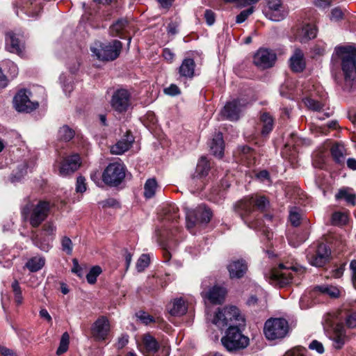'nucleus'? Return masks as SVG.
<instances>
[{"label": "nucleus", "mask_w": 356, "mask_h": 356, "mask_svg": "<svg viewBox=\"0 0 356 356\" xmlns=\"http://www.w3.org/2000/svg\"><path fill=\"white\" fill-rule=\"evenodd\" d=\"M74 136V131L68 126L62 127L58 131V138L64 141L70 140Z\"/></svg>", "instance_id": "obj_40"}, {"label": "nucleus", "mask_w": 356, "mask_h": 356, "mask_svg": "<svg viewBox=\"0 0 356 356\" xmlns=\"http://www.w3.org/2000/svg\"><path fill=\"white\" fill-rule=\"evenodd\" d=\"M227 270L231 279H240L246 273L248 265L243 259L234 260L228 264Z\"/></svg>", "instance_id": "obj_19"}, {"label": "nucleus", "mask_w": 356, "mask_h": 356, "mask_svg": "<svg viewBox=\"0 0 356 356\" xmlns=\"http://www.w3.org/2000/svg\"><path fill=\"white\" fill-rule=\"evenodd\" d=\"M350 269L352 272V280L353 284H356V260H353L350 264Z\"/></svg>", "instance_id": "obj_62"}, {"label": "nucleus", "mask_w": 356, "mask_h": 356, "mask_svg": "<svg viewBox=\"0 0 356 356\" xmlns=\"http://www.w3.org/2000/svg\"><path fill=\"white\" fill-rule=\"evenodd\" d=\"M290 67L295 72H302L306 66L304 54L300 49H296L289 59Z\"/></svg>", "instance_id": "obj_22"}, {"label": "nucleus", "mask_w": 356, "mask_h": 356, "mask_svg": "<svg viewBox=\"0 0 356 356\" xmlns=\"http://www.w3.org/2000/svg\"><path fill=\"white\" fill-rule=\"evenodd\" d=\"M163 56L164 58L169 62H172L175 57V54L168 49H165L163 50Z\"/></svg>", "instance_id": "obj_63"}, {"label": "nucleus", "mask_w": 356, "mask_h": 356, "mask_svg": "<svg viewBox=\"0 0 356 356\" xmlns=\"http://www.w3.org/2000/svg\"><path fill=\"white\" fill-rule=\"evenodd\" d=\"M309 348L311 350H316L318 353H321V354L324 352V348H323V344L316 340L312 341L310 343Z\"/></svg>", "instance_id": "obj_56"}, {"label": "nucleus", "mask_w": 356, "mask_h": 356, "mask_svg": "<svg viewBox=\"0 0 356 356\" xmlns=\"http://www.w3.org/2000/svg\"><path fill=\"white\" fill-rule=\"evenodd\" d=\"M277 60L275 52L267 48H259L253 56V63L259 69L266 70L272 67Z\"/></svg>", "instance_id": "obj_12"}, {"label": "nucleus", "mask_w": 356, "mask_h": 356, "mask_svg": "<svg viewBox=\"0 0 356 356\" xmlns=\"http://www.w3.org/2000/svg\"><path fill=\"white\" fill-rule=\"evenodd\" d=\"M6 48L11 52L22 55L24 49V44L18 35L13 32H8L6 38Z\"/></svg>", "instance_id": "obj_20"}, {"label": "nucleus", "mask_w": 356, "mask_h": 356, "mask_svg": "<svg viewBox=\"0 0 356 356\" xmlns=\"http://www.w3.org/2000/svg\"><path fill=\"white\" fill-rule=\"evenodd\" d=\"M132 141L128 139H122L116 144L111 147V152L113 154H122L127 151L131 145Z\"/></svg>", "instance_id": "obj_34"}, {"label": "nucleus", "mask_w": 356, "mask_h": 356, "mask_svg": "<svg viewBox=\"0 0 356 356\" xmlns=\"http://www.w3.org/2000/svg\"><path fill=\"white\" fill-rule=\"evenodd\" d=\"M337 200H344L348 204L354 206L356 204V195L350 193L347 189H341L335 195Z\"/></svg>", "instance_id": "obj_37"}, {"label": "nucleus", "mask_w": 356, "mask_h": 356, "mask_svg": "<svg viewBox=\"0 0 356 356\" xmlns=\"http://www.w3.org/2000/svg\"><path fill=\"white\" fill-rule=\"evenodd\" d=\"M129 342V336L127 334H122L118 340L116 346L118 349L123 348Z\"/></svg>", "instance_id": "obj_57"}, {"label": "nucleus", "mask_w": 356, "mask_h": 356, "mask_svg": "<svg viewBox=\"0 0 356 356\" xmlns=\"http://www.w3.org/2000/svg\"><path fill=\"white\" fill-rule=\"evenodd\" d=\"M246 103L245 101L234 99L227 102L221 111V114L227 120L234 121L239 118V114L242 108L245 107Z\"/></svg>", "instance_id": "obj_18"}, {"label": "nucleus", "mask_w": 356, "mask_h": 356, "mask_svg": "<svg viewBox=\"0 0 356 356\" xmlns=\"http://www.w3.org/2000/svg\"><path fill=\"white\" fill-rule=\"evenodd\" d=\"M168 309L172 316H182L187 312L186 302L181 298L174 299L168 305Z\"/></svg>", "instance_id": "obj_25"}, {"label": "nucleus", "mask_w": 356, "mask_h": 356, "mask_svg": "<svg viewBox=\"0 0 356 356\" xmlns=\"http://www.w3.org/2000/svg\"><path fill=\"white\" fill-rule=\"evenodd\" d=\"M45 264V259L43 257H33L26 263V267L31 272L40 270Z\"/></svg>", "instance_id": "obj_33"}, {"label": "nucleus", "mask_w": 356, "mask_h": 356, "mask_svg": "<svg viewBox=\"0 0 356 356\" xmlns=\"http://www.w3.org/2000/svg\"><path fill=\"white\" fill-rule=\"evenodd\" d=\"M306 106L314 111H320L324 106V104L321 102L313 99L310 97H306L303 99Z\"/></svg>", "instance_id": "obj_41"}, {"label": "nucleus", "mask_w": 356, "mask_h": 356, "mask_svg": "<svg viewBox=\"0 0 356 356\" xmlns=\"http://www.w3.org/2000/svg\"><path fill=\"white\" fill-rule=\"evenodd\" d=\"M131 104V92L124 88L116 90L111 97V106L116 112L122 113L126 112Z\"/></svg>", "instance_id": "obj_11"}, {"label": "nucleus", "mask_w": 356, "mask_h": 356, "mask_svg": "<svg viewBox=\"0 0 356 356\" xmlns=\"http://www.w3.org/2000/svg\"><path fill=\"white\" fill-rule=\"evenodd\" d=\"M303 143L302 138H299L296 134L291 133L289 136V138L286 143V147H293L296 148V147L300 146Z\"/></svg>", "instance_id": "obj_47"}, {"label": "nucleus", "mask_w": 356, "mask_h": 356, "mask_svg": "<svg viewBox=\"0 0 356 356\" xmlns=\"http://www.w3.org/2000/svg\"><path fill=\"white\" fill-rule=\"evenodd\" d=\"M61 250L67 255H72L73 252V243L68 236H63L60 239Z\"/></svg>", "instance_id": "obj_43"}, {"label": "nucleus", "mask_w": 356, "mask_h": 356, "mask_svg": "<svg viewBox=\"0 0 356 356\" xmlns=\"http://www.w3.org/2000/svg\"><path fill=\"white\" fill-rule=\"evenodd\" d=\"M136 316L138 317V318L140 319V321L143 323L145 325H148L151 323L155 322V319L154 318V317L145 312H139L138 313H137Z\"/></svg>", "instance_id": "obj_50"}, {"label": "nucleus", "mask_w": 356, "mask_h": 356, "mask_svg": "<svg viewBox=\"0 0 356 356\" xmlns=\"http://www.w3.org/2000/svg\"><path fill=\"white\" fill-rule=\"evenodd\" d=\"M195 63L192 58H185L178 68L180 77L192 79L195 75Z\"/></svg>", "instance_id": "obj_23"}, {"label": "nucleus", "mask_w": 356, "mask_h": 356, "mask_svg": "<svg viewBox=\"0 0 356 356\" xmlns=\"http://www.w3.org/2000/svg\"><path fill=\"white\" fill-rule=\"evenodd\" d=\"M317 29L315 25L307 24L298 30L296 34V39L301 43H305L309 40L316 38Z\"/></svg>", "instance_id": "obj_21"}, {"label": "nucleus", "mask_w": 356, "mask_h": 356, "mask_svg": "<svg viewBox=\"0 0 356 356\" xmlns=\"http://www.w3.org/2000/svg\"><path fill=\"white\" fill-rule=\"evenodd\" d=\"M143 343L146 350L150 353H155L159 348L156 339L149 334H145L143 337Z\"/></svg>", "instance_id": "obj_31"}, {"label": "nucleus", "mask_w": 356, "mask_h": 356, "mask_svg": "<svg viewBox=\"0 0 356 356\" xmlns=\"http://www.w3.org/2000/svg\"><path fill=\"white\" fill-rule=\"evenodd\" d=\"M283 356H306V350L303 348L296 347L286 351Z\"/></svg>", "instance_id": "obj_52"}, {"label": "nucleus", "mask_w": 356, "mask_h": 356, "mask_svg": "<svg viewBox=\"0 0 356 356\" xmlns=\"http://www.w3.org/2000/svg\"><path fill=\"white\" fill-rule=\"evenodd\" d=\"M213 323L220 330L228 327L221 342L227 350L232 352L243 349L249 344V338L241 333L239 327L245 325V318L235 306L218 309Z\"/></svg>", "instance_id": "obj_1"}, {"label": "nucleus", "mask_w": 356, "mask_h": 356, "mask_svg": "<svg viewBox=\"0 0 356 356\" xmlns=\"http://www.w3.org/2000/svg\"><path fill=\"white\" fill-rule=\"evenodd\" d=\"M31 92L25 89H22L15 95L13 104L15 109L19 112H31L39 106L37 102L30 100Z\"/></svg>", "instance_id": "obj_14"}, {"label": "nucleus", "mask_w": 356, "mask_h": 356, "mask_svg": "<svg viewBox=\"0 0 356 356\" xmlns=\"http://www.w3.org/2000/svg\"><path fill=\"white\" fill-rule=\"evenodd\" d=\"M86 190V179L82 176H79L76 179V191L77 193H83Z\"/></svg>", "instance_id": "obj_53"}, {"label": "nucleus", "mask_w": 356, "mask_h": 356, "mask_svg": "<svg viewBox=\"0 0 356 356\" xmlns=\"http://www.w3.org/2000/svg\"><path fill=\"white\" fill-rule=\"evenodd\" d=\"M330 252V250L326 244L319 243L315 253L308 252L307 257L312 266L321 267L328 260Z\"/></svg>", "instance_id": "obj_17"}, {"label": "nucleus", "mask_w": 356, "mask_h": 356, "mask_svg": "<svg viewBox=\"0 0 356 356\" xmlns=\"http://www.w3.org/2000/svg\"><path fill=\"white\" fill-rule=\"evenodd\" d=\"M81 164L80 156L78 154H74L63 159L60 162H56L55 168H58V175L67 177L76 171Z\"/></svg>", "instance_id": "obj_13"}, {"label": "nucleus", "mask_w": 356, "mask_h": 356, "mask_svg": "<svg viewBox=\"0 0 356 356\" xmlns=\"http://www.w3.org/2000/svg\"><path fill=\"white\" fill-rule=\"evenodd\" d=\"M127 26H128V22L126 19H122L118 20L110 28V31H111V35L113 36L120 35L122 31L126 29Z\"/></svg>", "instance_id": "obj_38"}, {"label": "nucleus", "mask_w": 356, "mask_h": 356, "mask_svg": "<svg viewBox=\"0 0 356 356\" xmlns=\"http://www.w3.org/2000/svg\"><path fill=\"white\" fill-rule=\"evenodd\" d=\"M212 154L218 157H222L224 154V140L222 134L220 132L216 133L210 145Z\"/></svg>", "instance_id": "obj_26"}, {"label": "nucleus", "mask_w": 356, "mask_h": 356, "mask_svg": "<svg viewBox=\"0 0 356 356\" xmlns=\"http://www.w3.org/2000/svg\"><path fill=\"white\" fill-rule=\"evenodd\" d=\"M289 220L292 225L298 227L300 224L301 213L298 208L293 207L289 212Z\"/></svg>", "instance_id": "obj_45"}, {"label": "nucleus", "mask_w": 356, "mask_h": 356, "mask_svg": "<svg viewBox=\"0 0 356 356\" xmlns=\"http://www.w3.org/2000/svg\"><path fill=\"white\" fill-rule=\"evenodd\" d=\"M297 269L280 264L277 268L273 269L270 273L269 282L277 287H285L292 283L293 273Z\"/></svg>", "instance_id": "obj_8"}, {"label": "nucleus", "mask_w": 356, "mask_h": 356, "mask_svg": "<svg viewBox=\"0 0 356 356\" xmlns=\"http://www.w3.org/2000/svg\"><path fill=\"white\" fill-rule=\"evenodd\" d=\"M212 217V212L204 204L199 205L186 216V227L191 229L197 224H207Z\"/></svg>", "instance_id": "obj_10"}, {"label": "nucleus", "mask_w": 356, "mask_h": 356, "mask_svg": "<svg viewBox=\"0 0 356 356\" xmlns=\"http://www.w3.org/2000/svg\"><path fill=\"white\" fill-rule=\"evenodd\" d=\"M343 17V12L342 10L339 8H335L332 9L331 12V16L330 19L334 21H338L341 19H342Z\"/></svg>", "instance_id": "obj_59"}, {"label": "nucleus", "mask_w": 356, "mask_h": 356, "mask_svg": "<svg viewBox=\"0 0 356 356\" xmlns=\"http://www.w3.org/2000/svg\"><path fill=\"white\" fill-rule=\"evenodd\" d=\"M0 354L1 356H17L13 350L3 346H0Z\"/></svg>", "instance_id": "obj_60"}, {"label": "nucleus", "mask_w": 356, "mask_h": 356, "mask_svg": "<svg viewBox=\"0 0 356 356\" xmlns=\"http://www.w3.org/2000/svg\"><path fill=\"white\" fill-rule=\"evenodd\" d=\"M207 25L211 26L216 21V15L211 10H206L204 15Z\"/></svg>", "instance_id": "obj_54"}, {"label": "nucleus", "mask_w": 356, "mask_h": 356, "mask_svg": "<svg viewBox=\"0 0 356 356\" xmlns=\"http://www.w3.org/2000/svg\"><path fill=\"white\" fill-rule=\"evenodd\" d=\"M316 6L321 8H325L329 7L331 5L330 0H316L315 1Z\"/></svg>", "instance_id": "obj_61"}, {"label": "nucleus", "mask_w": 356, "mask_h": 356, "mask_svg": "<svg viewBox=\"0 0 356 356\" xmlns=\"http://www.w3.org/2000/svg\"><path fill=\"white\" fill-rule=\"evenodd\" d=\"M266 7L264 10L266 17L274 22H280L287 15L281 0H266Z\"/></svg>", "instance_id": "obj_15"}, {"label": "nucleus", "mask_w": 356, "mask_h": 356, "mask_svg": "<svg viewBox=\"0 0 356 356\" xmlns=\"http://www.w3.org/2000/svg\"><path fill=\"white\" fill-rule=\"evenodd\" d=\"M122 49V42L114 40L108 44L96 42L90 47V51L92 55L96 56L99 60L112 61L118 58Z\"/></svg>", "instance_id": "obj_6"}, {"label": "nucleus", "mask_w": 356, "mask_h": 356, "mask_svg": "<svg viewBox=\"0 0 356 356\" xmlns=\"http://www.w3.org/2000/svg\"><path fill=\"white\" fill-rule=\"evenodd\" d=\"M70 336L67 332H64L61 337L59 346L56 350L58 355L65 353L68 349Z\"/></svg>", "instance_id": "obj_42"}, {"label": "nucleus", "mask_w": 356, "mask_h": 356, "mask_svg": "<svg viewBox=\"0 0 356 356\" xmlns=\"http://www.w3.org/2000/svg\"><path fill=\"white\" fill-rule=\"evenodd\" d=\"M332 224L334 225H342L348 221V216L343 212H334L332 216Z\"/></svg>", "instance_id": "obj_44"}, {"label": "nucleus", "mask_w": 356, "mask_h": 356, "mask_svg": "<svg viewBox=\"0 0 356 356\" xmlns=\"http://www.w3.org/2000/svg\"><path fill=\"white\" fill-rule=\"evenodd\" d=\"M49 211V204L45 201H39L37 204L27 200L22 207L21 213L24 220H29L33 227H39L47 218Z\"/></svg>", "instance_id": "obj_5"}, {"label": "nucleus", "mask_w": 356, "mask_h": 356, "mask_svg": "<svg viewBox=\"0 0 356 356\" xmlns=\"http://www.w3.org/2000/svg\"><path fill=\"white\" fill-rule=\"evenodd\" d=\"M211 165L207 157L202 156L197 164L193 178H202L208 175Z\"/></svg>", "instance_id": "obj_28"}, {"label": "nucleus", "mask_w": 356, "mask_h": 356, "mask_svg": "<svg viewBox=\"0 0 356 356\" xmlns=\"http://www.w3.org/2000/svg\"><path fill=\"white\" fill-rule=\"evenodd\" d=\"M102 268L95 266H93L86 275L87 281L89 284H95L97 281V277L101 274Z\"/></svg>", "instance_id": "obj_46"}, {"label": "nucleus", "mask_w": 356, "mask_h": 356, "mask_svg": "<svg viewBox=\"0 0 356 356\" xmlns=\"http://www.w3.org/2000/svg\"><path fill=\"white\" fill-rule=\"evenodd\" d=\"M254 12V8L250 7L246 10H242L236 17V22L238 24L243 23Z\"/></svg>", "instance_id": "obj_49"}, {"label": "nucleus", "mask_w": 356, "mask_h": 356, "mask_svg": "<svg viewBox=\"0 0 356 356\" xmlns=\"http://www.w3.org/2000/svg\"><path fill=\"white\" fill-rule=\"evenodd\" d=\"M273 119L268 113H264L260 116L259 125L261 127V134L262 136H267L273 128Z\"/></svg>", "instance_id": "obj_29"}, {"label": "nucleus", "mask_w": 356, "mask_h": 356, "mask_svg": "<svg viewBox=\"0 0 356 356\" xmlns=\"http://www.w3.org/2000/svg\"><path fill=\"white\" fill-rule=\"evenodd\" d=\"M314 291L323 295H327L330 298H338L340 295L339 289L331 285L324 284L316 286L314 287Z\"/></svg>", "instance_id": "obj_32"}, {"label": "nucleus", "mask_w": 356, "mask_h": 356, "mask_svg": "<svg viewBox=\"0 0 356 356\" xmlns=\"http://www.w3.org/2000/svg\"><path fill=\"white\" fill-rule=\"evenodd\" d=\"M179 23L177 22H171L168 24L167 31L168 34L175 35L178 33Z\"/></svg>", "instance_id": "obj_58"}, {"label": "nucleus", "mask_w": 356, "mask_h": 356, "mask_svg": "<svg viewBox=\"0 0 356 356\" xmlns=\"http://www.w3.org/2000/svg\"><path fill=\"white\" fill-rule=\"evenodd\" d=\"M257 177L261 181L268 180L269 179V173L266 170H262L257 175Z\"/></svg>", "instance_id": "obj_64"}, {"label": "nucleus", "mask_w": 356, "mask_h": 356, "mask_svg": "<svg viewBox=\"0 0 356 356\" xmlns=\"http://www.w3.org/2000/svg\"><path fill=\"white\" fill-rule=\"evenodd\" d=\"M179 87L175 84H171L164 89V93L170 96H175L180 94Z\"/></svg>", "instance_id": "obj_55"}, {"label": "nucleus", "mask_w": 356, "mask_h": 356, "mask_svg": "<svg viewBox=\"0 0 356 356\" xmlns=\"http://www.w3.org/2000/svg\"><path fill=\"white\" fill-rule=\"evenodd\" d=\"M289 331L288 321L282 318H271L264 324V333L269 341L281 340L286 337Z\"/></svg>", "instance_id": "obj_7"}, {"label": "nucleus", "mask_w": 356, "mask_h": 356, "mask_svg": "<svg viewBox=\"0 0 356 356\" xmlns=\"http://www.w3.org/2000/svg\"><path fill=\"white\" fill-rule=\"evenodd\" d=\"M338 318L337 314H326L322 323L327 336L332 341V347L336 350H341L350 340V337L343 323L336 322Z\"/></svg>", "instance_id": "obj_3"}, {"label": "nucleus", "mask_w": 356, "mask_h": 356, "mask_svg": "<svg viewBox=\"0 0 356 356\" xmlns=\"http://www.w3.org/2000/svg\"><path fill=\"white\" fill-rule=\"evenodd\" d=\"M158 187L157 182L155 179H148L144 186V196L147 199L152 198L156 193Z\"/></svg>", "instance_id": "obj_36"}, {"label": "nucleus", "mask_w": 356, "mask_h": 356, "mask_svg": "<svg viewBox=\"0 0 356 356\" xmlns=\"http://www.w3.org/2000/svg\"><path fill=\"white\" fill-rule=\"evenodd\" d=\"M268 204V201L264 196H247L236 203L234 210L249 227L258 229L261 223L257 219L254 220L257 212H263Z\"/></svg>", "instance_id": "obj_2"}, {"label": "nucleus", "mask_w": 356, "mask_h": 356, "mask_svg": "<svg viewBox=\"0 0 356 356\" xmlns=\"http://www.w3.org/2000/svg\"><path fill=\"white\" fill-rule=\"evenodd\" d=\"M13 294H14V300L15 302L17 305H21L23 303V296L21 287L17 280H14L11 285Z\"/></svg>", "instance_id": "obj_39"}, {"label": "nucleus", "mask_w": 356, "mask_h": 356, "mask_svg": "<svg viewBox=\"0 0 356 356\" xmlns=\"http://www.w3.org/2000/svg\"><path fill=\"white\" fill-rule=\"evenodd\" d=\"M226 294V290L223 287L214 286L204 296L213 304H221Z\"/></svg>", "instance_id": "obj_24"}, {"label": "nucleus", "mask_w": 356, "mask_h": 356, "mask_svg": "<svg viewBox=\"0 0 356 356\" xmlns=\"http://www.w3.org/2000/svg\"><path fill=\"white\" fill-rule=\"evenodd\" d=\"M331 154L334 160L338 163H342L345 159V148L343 145L334 144L331 147Z\"/></svg>", "instance_id": "obj_35"}, {"label": "nucleus", "mask_w": 356, "mask_h": 356, "mask_svg": "<svg viewBox=\"0 0 356 356\" xmlns=\"http://www.w3.org/2000/svg\"><path fill=\"white\" fill-rule=\"evenodd\" d=\"M335 55L341 60V68L346 82L356 81V47L346 45L334 49Z\"/></svg>", "instance_id": "obj_4"}, {"label": "nucleus", "mask_w": 356, "mask_h": 356, "mask_svg": "<svg viewBox=\"0 0 356 356\" xmlns=\"http://www.w3.org/2000/svg\"><path fill=\"white\" fill-rule=\"evenodd\" d=\"M126 168L123 163L114 162L108 164L102 173V180L108 186H117L125 177Z\"/></svg>", "instance_id": "obj_9"}, {"label": "nucleus", "mask_w": 356, "mask_h": 356, "mask_svg": "<svg viewBox=\"0 0 356 356\" xmlns=\"http://www.w3.org/2000/svg\"><path fill=\"white\" fill-rule=\"evenodd\" d=\"M42 230L47 233V234L51 236V241H53L56 231V226L51 222H47L42 227Z\"/></svg>", "instance_id": "obj_51"}, {"label": "nucleus", "mask_w": 356, "mask_h": 356, "mask_svg": "<svg viewBox=\"0 0 356 356\" xmlns=\"http://www.w3.org/2000/svg\"><path fill=\"white\" fill-rule=\"evenodd\" d=\"M328 314H337L339 318L336 320V322H340L341 320H344L346 326L348 328L356 327V312H343L337 311L333 312H329Z\"/></svg>", "instance_id": "obj_27"}, {"label": "nucleus", "mask_w": 356, "mask_h": 356, "mask_svg": "<svg viewBox=\"0 0 356 356\" xmlns=\"http://www.w3.org/2000/svg\"><path fill=\"white\" fill-rule=\"evenodd\" d=\"M111 330L110 322L107 317H99L91 327V334L96 341H104L107 339Z\"/></svg>", "instance_id": "obj_16"}, {"label": "nucleus", "mask_w": 356, "mask_h": 356, "mask_svg": "<svg viewBox=\"0 0 356 356\" xmlns=\"http://www.w3.org/2000/svg\"><path fill=\"white\" fill-rule=\"evenodd\" d=\"M32 241L33 244L38 247L40 250L48 252L52 247L51 241L50 238H42L35 232H33Z\"/></svg>", "instance_id": "obj_30"}, {"label": "nucleus", "mask_w": 356, "mask_h": 356, "mask_svg": "<svg viewBox=\"0 0 356 356\" xmlns=\"http://www.w3.org/2000/svg\"><path fill=\"white\" fill-rule=\"evenodd\" d=\"M150 261V258L148 254H143L137 261L136 268L138 272L144 270L147 268Z\"/></svg>", "instance_id": "obj_48"}]
</instances>
